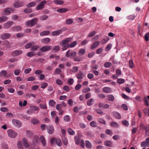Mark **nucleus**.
Here are the masks:
<instances>
[{
    "label": "nucleus",
    "instance_id": "f257e3e1",
    "mask_svg": "<svg viewBox=\"0 0 149 149\" xmlns=\"http://www.w3.org/2000/svg\"><path fill=\"white\" fill-rule=\"evenodd\" d=\"M38 20V18H34L27 22L26 23V25L27 26L30 25L31 26H32L36 24Z\"/></svg>",
    "mask_w": 149,
    "mask_h": 149
},
{
    "label": "nucleus",
    "instance_id": "f03ea898",
    "mask_svg": "<svg viewBox=\"0 0 149 149\" xmlns=\"http://www.w3.org/2000/svg\"><path fill=\"white\" fill-rule=\"evenodd\" d=\"M7 133L8 136L10 138H15L17 135V133L15 131L12 129L8 130Z\"/></svg>",
    "mask_w": 149,
    "mask_h": 149
},
{
    "label": "nucleus",
    "instance_id": "7ed1b4c3",
    "mask_svg": "<svg viewBox=\"0 0 149 149\" xmlns=\"http://www.w3.org/2000/svg\"><path fill=\"white\" fill-rule=\"evenodd\" d=\"M47 3L45 0H43L36 7V9L37 10H41L44 7V4Z\"/></svg>",
    "mask_w": 149,
    "mask_h": 149
},
{
    "label": "nucleus",
    "instance_id": "20e7f679",
    "mask_svg": "<svg viewBox=\"0 0 149 149\" xmlns=\"http://www.w3.org/2000/svg\"><path fill=\"white\" fill-rule=\"evenodd\" d=\"M12 123L16 127L19 128L22 125L20 121L18 120L14 119L12 120Z\"/></svg>",
    "mask_w": 149,
    "mask_h": 149
},
{
    "label": "nucleus",
    "instance_id": "39448f33",
    "mask_svg": "<svg viewBox=\"0 0 149 149\" xmlns=\"http://www.w3.org/2000/svg\"><path fill=\"white\" fill-rule=\"evenodd\" d=\"M51 49V46L50 45H47L41 47L40 50L42 52H46Z\"/></svg>",
    "mask_w": 149,
    "mask_h": 149
},
{
    "label": "nucleus",
    "instance_id": "423d86ee",
    "mask_svg": "<svg viewBox=\"0 0 149 149\" xmlns=\"http://www.w3.org/2000/svg\"><path fill=\"white\" fill-rule=\"evenodd\" d=\"M24 4L23 2L18 1L15 2L13 4V6L15 8H17L23 6Z\"/></svg>",
    "mask_w": 149,
    "mask_h": 149
},
{
    "label": "nucleus",
    "instance_id": "0eeeda50",
    "mask_svg": "<svg viewBox=\"0 0 149 149\" xmlns=\"http://www.w3.org/2000/svg\"><path fill=\"white\" fill-rule=\"evenodd\" d=\"M14 10V9L13 8H6L4 10L5 14L6 15H9L11 12H12Z\"/></svg>",
    "mask_w": 149,
    "mask_h": 149
},
{
    "label": "nucleus",
    "instance_id": "6e6552de",
    "mask_svg": "<svg viewBox=\"0 0 149 149\" xmlns=\"http://www.w3.org/2000/svg\"><path fill=\"white\" fill-rule=\"evenodd\" d=\"M47 132L50 134H52L54 132V129L52 125H50L47 127Z\"/></svg>",
    "mask_w": 149,
    "mask_h": 149
},
{
    "label": "nucleus",
    "instance_id": "1a4fd4ad",
    "mask_svg": "<svg viewBox=\"0 0 149 149\" xmlns=\"http://www.w3.org/2000/svg\"><path fill=\"white\" fill-rule=\"evenodd\" d=\"M64 31V30L62 28L61 29H59L57 30L53 31L52 33V35L53 36H58L61 33Z\"/></svg>",
    "mask_w": 149,
    "mask_h": 149
},
{
    "label": "nucleus",
    "instance_id": "9d476101",
    "mask_svg": "<svg viewBox=\"0 0 149 149\" xmlns=\"http://www.w3.org/2000/svg\"><path fill=\"white\" fill-rule=\"evenodd\" d=\"M13 24V22L10 21L5 23L3 25V27L5 29H8Z\"/></svg>",
    "mask_w": 149,
    "mask_h": 149
},
{
    "label": "nucleus",
    "instance_id": "9b49d317",
    "mask_svg": "<svg viewBox=\"0 0 149 149\" xmlns=\"http://www.w3.org/2000/svg\"><path fill=\"white\" fill-rule=\"evenodd\" d=\"M22 53V51L21 50H15L12 52V55L13 56H15L19 55Z\"/></svg>",
    "mask_w": 149,
    "mask_h": 149
},
{
    "label": "nucleus",
    "instance_id": "f8f14e48",
    "mask_svg": "<svg viewBox=\"0 0 149 149\" xmlns=\"http://www.w3.org/2000/svg\"><path fill=\"white\" fill-rule=\"evenodd\" d=\"M10 36V35L9 33L3 34L1 36V38L2 40H5L8 39Z\"/></svg>",
    "mask_w": 149,
    "mask_h": 149
},
{
    "label": "nucleus",
    "instance_id": "ddd939ff",
    "mask_svg": "<svg viewBox=\"0 0 149 149\" xmlns=\"http://www.w3.org/2000/svg\"><path fill=\"white\" fill-rule=\"evenodd\" d=\"M100 44V42L98 41H95L93 44H92L91 47V49H94L97 47Z\"/></svg>",
    "mask_w": 149,
    "mask_h": 149
},
{
    "label": "nucleus",
    "instance_id": "4468645a",
    "mask_svg": "<svg viewBox=\"0 0 149 149\" xmlns=\"http://www.w3.org/2000/svg\"><path fill=\"white\" fill-rule=\"evenodd\" d=\"M103 91L106 93H109L112 92L111 89L109 87H105L103 88Z\"/></svg>",
    "mask_w": 149,
    "mask_h": 149
},
{
    "label": "nucleus",
    "instance_id": "2eb2a0df",
    "mask_svg": "<svg viewBox=\"0 0 149 149\" xmlns=\"http://www.w3.org/2000/svg\"><path fill=\"white\" fill-rule=\"evenodd\" d=\"M23 145L24 146L25 148H28L29 146V143L25 138H24L23 139Z\"/></svg>",
    "mask_w": 149,
    "mask_h": 149
},
{
    "label": "nucleus",
    "instance_id": "dca6fc26",
    "mask_svg": "<svg viewBox=\"0 0 149 149\" xmlns=\"http://www.w3.org/2000/svg\"><path fill=\"white\" fill-rule=\"evenodd\" d=\"M109 105L107 104H103L102 103H100L99 104V107L100 108L104 109H107L109 107Z\"/></svg>",
    "mask_w": 149,
    "mask_h": 149
},
{
    "label": "nucleus",
    "instance_id": "f3484780",
    "mask_svg": "<svg viewBox=\"0 0 149 149\" xmlns=\"http://www.w3.org/2000/svg\"><path fill=\"white\" fill-rule=\"evenodd\" d=\"M147 99L149 100V95L147 96V98L146 97H144L143 98V101L144 104L147 106H149V102L147 100Z\"/></svg>",
    "mask_w": 149,
    "mask_h": 149
},
{
    "label": "nucleus",
    "instance_id": "a211bd4d",
    "mask_svg": "<svg viewBox=\"0 0 149 149\" xmlns=\"http://www.w3.org/2000/svg\"><path fill=\"white\" fill-rule=\"evenodd\" d=\"M68 11V9L65 8H59L57 10V11L58 12L61 13H65Z\"/></svg>",
    "mask_w": 149,
    "mask_h": 149
},
{
    "label": "nucleus",
    "instance_id": "6ab92c4d",
    "mask_svg": "<svg viewBox=\"0 0 149 149\" xmlns=\"http://www.w3.org/2000/svg\"><path fill=\"white\" fill-rule=\"evenodd\" d=\"M40 139L43 146H45L46 144V141L44 136L43 135L41 136Z\"/></svg>",
    "mask_w": 149,
    "mask_h": 149
},
{
    "label": "nucleus",
    "instance_id": "aec40b11",
    "mask_svg": "<svg viewBox=\"0 0 149 149\" xmlns=\"http://www.w3.org/2000/svg\"><path fill=\"white\" fill-rule=\"evenodd\" d=\"M113 114L116 118L119 119L121 118L120 114L116 111L113 112Z\"/></svg>",
    "mask_w": 149,
    "mask_h": 149
},
{
    "label": "nucleus",
    "instance_id": "412c9836",
    "mask_svg": "<svg viewBox=\"0 0 149 149\" xmlns=\"http://www.w3.org/2000/svg\"><path fill=\"white\" fill-rule=\"evenodd\" d=\"M34 45L33 42H31L28 43L26 44L24 47L26 49H28Z\"/></svg>",
    "mask_w": 149,
    "mask_h": 149
},
{
    "label": "nucleus",
    "instance_id": "4be33fe9",
    "mask_svg": "<svg viewBox=\"0 0 149 149\" xmlns=\"http://www.w3.org/2000/svg\"><path fill=\"white\" fill-rule=\"evenodd\" d=\"M83 72L81 71H79L78 74H76V77L78 79H82V77Z\"/></svg>",
    "mask_w": 149,
    "mask_h": 149
},
{
    "label": "nucleus",
    "instance_id": "5701e85b",
    "mask_svg": "<svg viewBox=\"0 0 149 149\" xmlns=\"http://www.w3.org/2000/svg\"><path fill=\"white\" fill-rule=\"evenodd\" d=\"M110 125L112 127L118 128L119 127V125L117 123L115 122H112L111 123Z\"/></svg>",
    "mask_w": 149,
    "mask_h": 149
},
{
    "label": "nucleus",
    "instance_id": "b1692460",
    "mask_svg": "<svg viewBox=\"0 0 149 149\" xmlns=\"http://www.w3.org/2000/svg\"><path fill=\"white\" fill-rule=\"evenodd\" d=\"M94 101V100L93 98H91L89 99L87 101V105L88 106H91L92 105Z\"/></svg>",
    "mask_w": 149,
    "mask_h": 149
},
{
    "label": "nucleus",
    "instance_id": "393cba45",
    "mask_svg": "<svg viewBox=\"0 0 149 149\" xmlns=\"http://www.w3.org/2000/svg\"><path fill=\"white\" fill-rule=\"evenodd\" d=\"M36 4V3L35 2L33 1L27 4L26 6L28 8H30L35 6Z\"/></svg>",
    "mask_w": 149,
    "mask_h": 149
},
{
    "label": "nucleus",
    "instance_id": "a878e982",
    "mask_svg": "<svg viewBox=\"0 0 149 149\" xmlns=\"http://www.w3.org/2000/svg\"><path fill=\"white\" fill-rule=\"evenodd\" d=\"M56 104V102L53 100H50L49 102V104L52 107H54Z\"/></svg>",
    "mask_w": 149,
    "mask_h": 149
},
{
    "label": "nucleus",
    "instance_id": "bb28decb",
    "mask_svg": "<svg viewBox=\"0 0 149 149\" xmlns=\"http://www.w3.org/2000/svg\"><path fill=\"white\" fill-rule=\"evenodd\" d=\"M55 142L57 145L59 146H61L62 145V143L61 140L59 138H57L55 140Z\"/></svg>",
    "mask_w": 149,
    "mask_h": 149
},
{
    "label": "nucleus",
    "instance_id": "cd10ccee",
    "mask_svg": "<svg viewBox=\"0 0 149 149\" xmlns=\"http://www.w3.org/2000/svg\"><path fill=\"white\" fill-rule=\"evenodd\" d=\"M107 98L108 100L111 101H113L114 100V96L111 95H107Z\"/></svg>",
    "mask_w": 149,
    "mask_h": 149
},
{
    "label": "nucleus",
    "instance_id": "c85d7f7f",
    "mask_svg": "<svg viewBox=\"0 0 149 149\" xmlns=\"http://www.w3.org/2000/svg\"><path fill=\"white\" fill-rule=\"evenodd\" d=\"M50 41V39L48 38H45L41 40V42L45 44H47Z\"/></svg>",
    "mask_w": 149,
    "mask_h": 149
},
{
    "label": "nucleus",
    "instance_id": "c756f323",
    "mask_svg": "<svg viewBox=\"0 0 149 149\" xmlns=\"http://www.w3.org/2000/svg\"><path fill=\"white\" fill-rule=\"evenodd\" d=\"M7 74V72L5 70H3L0 72V77H5Z\"/></svg>",
    "mask_w": 149,
    "mask_h": 149
},
{
    "label": "nucleus",
    "instance_id": "7c9ffc66",
    "mask_svg": "<svg viewBox=\"0 0 149 149\" xmlns=\"http://www.w3.org/2000/svg\"><path fill=\"white\" fill-rule=\"evenodd\" d=\"M22 27L20 26H17L12 28L13 31H19L20 30Z\"/></svg>",
    "mask_w": 149,
    "mask_h": 149
},
{
    "label": "nucleus",
    "instance_id": "2f4dec72",
    "mask_svg": "<svg viewBox=\"0 0 149 149\" xmlns=\"http://www.w3.org/2000/svg\"><path fill=\"white\" fill-rule=\"evenodd\" d=\"M70 119L71 118L70 116L68 115H65L63 117V120L66 122L70 121Z\"/></svg>",
    "mask_w": 149,
    "mask_h": 149
},
{
    "label": "nucleus",
    "instance_id": "473e14b6",
    "mask_svg": "<svg viewBox=\"0 0 149 149\" xmlns=\"http://www.w3.org/2000/svg\"><path fill=\"white\" fill-rule=\"evenodd\" d=\"M39 137L36 135L34 136L33 140V143H38L39 142Z\"/></svg>",
    "mask_w": 149,
    "mask_h": 149
},
{
    "label": "nucleus",
    "instance_id": "72a5a7b5",
    "mask_svg": "<svg viewBox=\"0 0 149 149\" xmlns=\"http://www.w3.org/2000/svg\"><path fill=\"white\" fill-rule=\"evenodd\" d=\"M104 145L107 146L111 147L112 146V142L110 141H106L104 142Z\"/></svg>",
    "mask_w": 149,
    "mask_h": 149
},
{
    "label": "nucleus",
    "instance_id": "f704fd0d",
    "mask_svg": "<svg viewBox=\"0 0 149 149\" xmlns=\"http://www.w3.org/2000/svg\"><path fill=\"white\" fill-rule=\"evenodd\" d=\"M30 108L31 110H33L35 111H39V108L38 107H36L35 106H31L30 107Z\"/></svg>",
    "mask_w": 149,
    "mask_h": 149
},
{
    "label": "nucleus",
    "instance_id": "c9c22d12",
    "mask_svg": "<svg viewBox=\"0 0 149 149\" xmlns=\"http://www.w3.org/2000/svg\"><path fill=\"white\" fill-rule=\"evenodd\" d=\"M141 145L142 147H146L149 146V144L146 141L141 142Z\"/></svg>",
    "mask_w": 149,
    "mask_h": 149
},
{
    "label": "nucleus",
    "instance_id": "e433bc0d",
    "mask_svg": "<svg viewBox=\"0 0 149 149\" xmlns=\"http://www.w3.org/2000/svg\"><path fill=\"white\" fill-rule=\"evenodd\" d=\"M54 3L58 5H61L64 2L63 0H56L53 1Z\"/></svg>",
    "mask_w": 149,
    "mask_h": 149
},
{
    "label": "nucleus",
    "instance_id": "4c0bfd02",
    "mask_svg": "<svg viewBox=\"0 0 149 149\" xmlns=\"http://www.w3.org/2000/svg\"><path fill=\"white\" fill-rule=\"evenodd\" d=\"M86 147L88 148L91 149L92 148L91 143L88 141H86Z\"/></svg>",
    "mask_w": 149,
    "mask_h": 149
},
{
    "label": "nucleus",
    "instance_id": "58836bf2",
    "mask_svg": "<svg viewBox=\"0 0 149 149\" xmlns=\"http://www.w3.org/2000/svg\"><path fill=\"white\" fill-rule=\"evenodd\" d=\"M68 132L71 135H74L75 134V132L71 128H69L68 129Z\"/></svg>",
    "mask_w": 149,
    "mask_h": 149
},
{
    "label": "nucleus",
    "instance_id": "ea45409f",
    "mask_svg": "<svg viewBox=\"0 0 149 149\" xmlns=\"http://www.w3.org/2000/svg\"><path fill=\"white\" fill-rule=\"evenodd\" d=\"M8 19L7 17L6 16H3L0 17V22H2L6 21Z\"/></svg>",
    "mask_w": 149,
    "mask_h": 149
},
{
    "label": "nucleus",
    "instance_id": "a19ab883",
    "mask_svg": "<svg viewBox=\"0 0 149 149\" xmlns=\"http://www.w3.org/2000/svg\"><path fill=\"white\" fill-rule=\"evenodd\" d=\"M17 146L19 149H24L22 144V142L19 141L17 143Z\"/></svg>",
    "mask_w": 149,
    "mask_h": 149
},
{
    "label": "nucleus",
    "instance_id": "79ce46f5",
    "mask_svg": "<svg viewBox=\"0 0 149 149\" xmlns=\"http://www.w3.org/2000/svg\"><path fill=\"white\" fill-rule=\"evenodd\" d=\"M40 47L38 45H36L31 47V51H36Z\"/></svg>",
    "mask_w": 149,
    "mask_h": 149
},
{
    "label": "nucleus",
    "instance_id": "37998d69",
    "mask_svg": "<svg viewBox=\"0 0 149 149\" xmlns=\"http://www.w3.org/2000/svg\"><path fill=\"white\" fill-rule=\"evenodd\" d=\"M144 113L145 115L149 117V109L145 108L143 110Z\"/></svg>",
    "mask_w": 149,
    "mask_h": 149
},
{
    "label": "nucleus",
    "instance_id": "c03bdc74",
    "mask_svg": "<svg viewBox=\"0 0 149 149\" xmlns=\"http://www.w3.org/2000/svg\"><path fill=\"white\" fill-rule=\"evenodd\" d=\"M140 127L141 130H145L148 127V125L147 126L143 125L142 123H141L140 125Z\"/></svg>",
    "mask_w": 149,
    "mask_h": 149
},
{
    "label": "nucleus",
    "instance_id": "a18cd8bd",
    "mask_svg": "<svg viewBox=\"0 0 149 149\" xmlns=\"http://www.w3.org/2000/svg\"><path fill=\"white\" fill-rule=\"evenodd\" d=\"M140 127L141 130H145L148 127V125L147 126L143 125L142 123H141L140 125Z\"/></svg>",
    "mask_w": 149,
    "mask_h": 149
},
{
    "label": "nucleus",
    "instance_id": "49530a36",
    "mask_svg": "<svg viewBox=\"0 0 149 149\" xmlns=\"http://www.w3.org/2000/svg\"><path fill=\"white\" fill-rule=\"evenodd\" d=\"M129 66L130 68H133L134 66V65L132 59H130L129 61Z\"/></svg>",
    "mask_w": 149,
    "mask_h": 149
},
{
    "label": "nucleus",
    "instance_id": "de8ad7c7",
    "mask_svg": "<svg viewBox=\"0 0 149 149\" xmlns=\"http://www.w3.org/2000/svg\"><path fill=\"white\" fill-rule=\"evenodd\" d=\"M53 50L54 52H56L59 50V47L58 45L55 46L53 48Z\"/></svg>",
    "mask_w": 149,
    "mask_h": 149
},
{
    "label": "nucleus",
    "instance_id": "09e8293b",
    "mask_svg": "<svg viewBox=\"0 0 149 149\" xmlns=\"http://www.w3.org/2000/svg\"><path fill=\"white\" fill-rule=\"evenodd\" d=\"M112 65V63L110 62H106L104 64V66L106 68H109Z\"/></svg>",
    "mask_w": 149,
    "mask_h": 149
},
{
    "label": "nucleus",
    "instance_id": "8fccbe9b",
    "mask_svg": "<svg viewBox=\"0 0 149 149\" xmlns=\"http://www.w3.org/2000/svg\"><path fill=\"white\" fill-rule=\"evenodd\" d=\"M66 23L68 24H72L73 22V20L72 19H68L66 20Z\"/></svg>",
    "mask_w": 149,
    "mask_h": 149
},
{
    "label": "nucleus",
    "instance_id": "3c124183",
    "mask_svg": "<svg viewBox=\"0 0 149 149\" xmlns=\"http://www.w3.org/2000/svg\"><path fill=\"white\" fill-rule=\"evenodd\" d=\"M49 31H44L40 33V35L41 36L47 35H48L49 34Z\"/></svg>",
    "mask_w": 149,
    "mask_h": 149
},
{
    "label": "nucleus",
    "instance_id": "603ef678",
    "mask_svg": "<svg viewBox=\"0 0 149 149\" xmlns=\"http://www.w3.org/2000/svg\"><path fill=\"white\" fill-rule=\"evenodd\" d=\"M98 121L100 123L103 125H105L106 124V122L102 118H99L98 119Z\"/></svg>",
    "mask_w": 149,
    "mask_h": 149
},
{
    "label": "nucleus",
    "instance_id": "864d4df0",
    "mask_svg": "<svg viewBox=\"0 0 149 149\" xmlns=\"http://www.w3.org/2000/svg\"><path fill=\"white\" fill-rule=\"evenodd\" d=\"M85 50L84 49H81L79 50L78 53L79 55H82L85 54Z\"/></svg>",
    "mask_w": 149,
    "mask_h": 149
},
{
    "label": "nucleus",
    "instance_id": "5fc2aeb1",
    "mask_svg": "<svg viewBox=\"0 0 149 149\" xmlns=\"http://www.w3.org/2000/svg\"><path fill=\"white\" fill-rule=\"evenodd\" d=\"M48 17L47 15H43L39 17V19L40 20H45L47 19Z\"/></svg>",
    "mask_w": 149,
    "mask_h": 149
},
{
    "label": "nucleus",
    "instance_id": "6e6d98bb",
    "mask_svg": "<svg viewBox=\"0 0 149 149\" xmlns=\"http://www.w3.org/2000/svg\"><path fill=\"white\" fill-rule=\"evenodd\" d=\"M108 38L109 37L107 36L106 37V39L103 38L101 41V43L102 44H104L107 43L109 40Z\"/></svg>",
    "mask_w": 149,
    "mask_h": 149
},
{
    "label": "nucleus",
    "instance_id": "4d7b16f0",
    "mask_svg": "<svg viewBox=\"0 0 149 149\" xmlns=\"http://www.w3.org/2000/svg\"><path fill=\"white\" fill-rule=\"evenodd\" d=\"M1 147L3 149H8V145L4 142L2 143Z\"/></svg>",
    "mask_w": 149,
    "mask_h": 149
},
{
    "label": "nucleus",
    "instance_id": "13d9d810",
    "mask_svg": "<svg viewBox=\"0 0 149 149\" xmlns=\"http://www.w3.org/2000/svg\"><path fill=\"white\" fill-rule=\"evenodd\" d=\"M77 53L76 52H71L70 53V57H69L70 58H72L74 57L76 55Z\"/></svg>",
    "mask_w": 149,
    "mask_h": 149
},
{
    "label": "nucleus",
    "instance_id": "bf43d9fd",
    "mask_svg": "<svg viewBox=\"0 0 149 149\" xmlns=\"http://www.w3.org/2000/svg\"><path fill=\"white\" fill-rule=\"evenodd\" d=\"M77 44V42L76 41H74L71 42L70 44H69L70 47H73L75 46Z\"/></svg>",
    "mask_w": 149,
    "mask_h": 149
},
{
    "label": "nucleus",
    "instance_id": "052dcab7",
    "mask_svg": "<svg viewBox=\"0 0 149 149\" xmlns=\"http://www.w3.org/2000/svg\"><path fill=\"white\" fill-rule=\"evenodd\" d=\"M35 54V53L33 52H31L27 53V56L29 57H31Z\"/></svg>",
    "mask_w": 149,
    "mask_h": 149
},
{
    "label": "nucleus",
    "instance_id": "680f3d73",
    "mask_svg": "<svg viewBox=\"0 0 149 149\" xmlns=\"http://www.w3.org/2000/svg\"><path fill=\"white\" fill-rule=\"evenodd\" d=\"M31 123L33 125H36L38 123L39 121L37 119H33L31 120Z\"/></svg>",
    "mask_w": 149,
    "mask_h": 149
},
{
    "label": "nucleus",
    "instance_id": "e2e57ef3",
    "mask_svg": "<svg viewBox=\"0 0 149 149\" xmlns=\"http://www.w3.org/2000/svg\"><path fill=\"white\" fill-rule=\"evenodd\" d=\"M122 123L123 125L127 127H128L129 125L128 122L126 120H124L122 121Z\"/></svg>",
    "mask_w": 149,
    "mask_h": 149
},
{
    "label": "nucleus",
    "instance_id": "0e129e2a",
    "mask_svg": "<svg viewBox=\"0 0 149 149\" xmlns=\"http://www.w3.org/2000/svg\"><path fill=\"white\" fill-rule=\"evenodd\" d=\"M111 45L110 44H109L107 45L105 48V50L106 51H108L111 49Z\"/></svg>",
    "mask_w": 149,
    "mask_h": 149
},
{
    "label": "nucleus",
    "instance_id": "69168bd1",
    "mask_svg": "<svg viewBox=\"0 0 149 149\" xmlns=\"http://www.w3.org/2000/svg\"><path fill=\"white\" fill-rule=\"evenodd\" d=\"M61 72V70L59 68H56L55 70V73L58 74H59Z\"/></svg>",
    "mask_w": 149,
    "mask_h": 149
},
{
    "label": "nucleus",
    "instance_id": "338daca9",
    "mask_svg": "<svg viewBox=\"0 0 149 149\" xmlns=\"http://www.w3.org/2000/svg\"><path fill=\"white\" fill-rule=\"evenodd\" d=\"M74 82V80L72 78H70L68 79V84L70 85H71L73 84Z\"/></svg>",
    "mask_w": 149,
    "mask_h": 149
},
{
    "label": "nucleus",
    "instance_id": "774afa93",
    "mask_svg": "<svg viewBox=\"0 0 149 149\" xmlns=\"http://www.w3.org/2000/svg\"><path fill=\"white\" fill-rule=\"evenodd\" d=\"M78 70V68L77 66H74L72 69V71L74 73L77 72Z\"/></svg>",
    "mask_w": 149,
    "mask_h": 149
}]
</instances>
